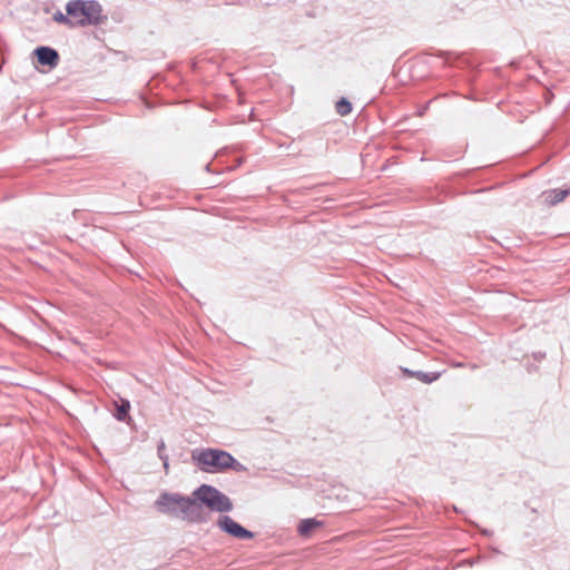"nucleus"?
Returning a JSON list of instances; mask_svg holds the SVG:
<instances>
[{
  "label": "nucleus",
  "mask_w": 570,
  "mask_h": 570,
  "mask_svg": "<svg viewBox=\"0 0 570 570\" xmlns=\"http://www.w3.org/2000/svg\"><path fill=\"white\" fill-rule=\"evenodd\" d=\"M155 508L163 514L180 518L189 523H205L207 513L196 500L180 493L163 492L155 501Z\"/></svg>",
  "instance_id": "obj_1"
},
{
  "label": "nucleus",
  "mask_w": 570,
  "mask_h": 570,
  "mask_svg": "<svg viewBox=\"0 0 570 570\" xmlns=\"http://www.w3.org/2000/svg\"><path fill=\"white\" fill-rule=\"evenodd\" d=\"M196 465L206 473H224L228 470L246 472L247 468L238 462L229 452L222 449L205 448L191 452Z\"/></svg>",
  "instance_id": "obj_2"
},
{
  "label": "nucleus",
  "mask_w": 570,
  "mask_h": 570,
  "mask_svg": "<svg viewBox=\"0 0 570 570\" xmlns=\"http://www.w3.org/2000/svg\"><path fill=\"white\" fill-rule=\"evenodd\" d=\"M66 11L75 27L99 26L107 20L101 4L96 0H70L66 4Z\"/></svg>",
  "instance_id": "obj_3"
},
{
  "label": "nucleus",
  "mask_w": 570,
  "mask_h": 570,
  "mask_svg": "<svg viewBox=\"0 0 570 570\" xmlns=\"http://www.w3.org/2000/svg\"><path fill=\"white\" fill-rule=\"evenodd\" d=\"M193 500L204 509L207 507L210 511L226 513L233 510L232 500L217 488L209 484H202L193 492Z\"/></svg>",
  "instance_id": "obj_4"
},
{
  "label": "nucleus",
  "mask_w": 570,
  "mask_h": 570,
  "mask_svg": "<svg viewBox=\"0 0 570 570\" xmlns=\"http://www.w3.org/2000/svg\"><path fill=\"white\" fill-rule=\"evenodd\" d=\"M217 527L225 533L239 540H250L254 538V533L245 529L242 524L236 522L229 515H219L217 520Z\"/></svg>",
  "instance_id": "obj_5"
},
{
  "label": "nucleus",
  "mask_w": 570,
  "mask_h": 570,
  "mask_svg": "<svg viewBox=\"0 0 570 570\" xmlns=\"http://www.w3.org/2000/svg\"><path fill=\"white\" fill-rule=\"evenodd\" d=\"M33 53L41 66L53 68L59 62V53L53 48L41 46L36 48Z\"/></svg>",
  "instance_id": "obj_6"
},
{
  "label": "nucleus",
  "mask_w": 570,
  "mask_h": 570,
  "mask_svg": "<svg viewBox=\"0 0 570 570\" xmlns=\"http://www.w3.org/2000/svg\"><path fill=\"white\" fill-rule=\"evenodd\" d=\"M569 195H570V188H564V189L554 188V189L544 190L541 194V197H542L544 204H547L549 206H554V205L561 203L562 200H564V198Z\"/></svg>",
  "instance_id": "obj_7"
},
{
  "label": "nucleus",
  "mask_w": 570,
  "mask_h": 570,
  "mask_svg": "<svg viewBox=\"0 0 570 570\" xmlns=\"http://www.w3.org/2000/svg\"><path fill=\"white\" fill-rule=\"evenodd\" d=\"M401 371L405 376L415 377L425 384H431L435 382L441 375V373L439 372L412 371L407 367H401Z\"/></svg>",
  "instance_id": "obj_8"
},
{
  "label": "nucleus",
  "mask_w": 570,
  "mask_h": 570,
  "mask_svg": "<svg viewBox=\"0 0 570 570\" xmlns=\"http://www.w3.org/2000/svg\"><path fill=\"white\" fill-rule=\"evenodd\" d=\"M129 411H130V402L126 399H121L120 403L117 404L116 413L114 415H115L116 420H118L120 422H127L128 420H130Z\"/></svg>",
  "instance_id": "obj_9"
},
{
  "label": "nucleus",
  "mask_w": 570,
  "mask_h": 570,
  "mask_svg": "<svg viewBox=\"0 0 570 570\" xmlns=\"http://www.w3.org/2000/svg\"><path fill=\"white\" fill-rule=\"evenodd\" d=\"M322 522L317 521L316 519H304L301 521L298 525V533L301 535H307L309 534L315 528L321 527Z\"/></svg>",
  "instance_id": "obj_10"
},
{
  "label": "nucleus",
  "mask_w": 570,
  "mask_h": 570,
  "mask_svg": "<svg viewBox=\"0 0 570 570\" xmlns=\"http://www.w3.org/2000/svg\"><path fill=\"white\" fill-rule=\"evenodd\" d=\"M335 108L340 116H347L352 112V104L344 97L337 100Z\"/></svg>",
  "instance_id": "obj_11"
},
{
  "label": "nucleus",
  "mask_w": 570,
  "mask_h": 570,
  "mask_svg": "<svg viewBox=\"0 0 570 570\" xmlns=\"http://www.w3.org/2000/svg\"><path fill=\"white\" fill-rule=\"evenodd\" d=\"M52 19L58 22V23H62L69 28H75V22L72 21V19L68 16V13H62L61 11H56L52 16Z\"/></svg>",
  "instance_id": "obj_12"
},
{
  "label": "nucleus",
  "mask_w": 570,
  "mask_h": 570,
  "mask_svg": "<svg viewBox=\"0 0 570 570\" xmlns=\"http://www.w3.org/2000/svg\"><path fill=\"white\" fill-rule=\"evenodd\" d=\"M157 454L161 461H169L168 455L166 454V445L163 440L159 442L157 446Z\"/></svg>",
  "instance_id": "obj_13"
},
{
  "label": "nucleus",
  "mask_w": 570,
  "mask_h": 570,
  "mask_svg": "<svg viewBox=\"0 0 570 570\" xmlns=\"http://www.w3.org/2000/svg\"><path fill=\"white\" fill-rule=\"evenodd\" d=\"M163 465H164L165 472L168 473L169 462L168 461H163Z\"/></svg>",
  "instance_id": "obj_14"
},
{
  "label": "nucleus",
  "mask_w": 570,
  "mask_h": 570,
  "mask_svg": "<svg viewBox=\"0 0 570 570\" xmlns=\"http://www.w3.org/2000/svg\"><path fill=\"white\" fill-rule=\"evenodd\" d=\"M482 533H483L484 535H488V537H489V535H491V534H492V531H490V530H483V531H482Z\"/></svg>",
  "instance_id": "obj_15"
}]
</instances>
